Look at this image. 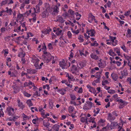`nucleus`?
Listing matches in <instances>:
<instances>
[{
  "label": "nucleus",
  "instance_id": "f704fd0d",
  "mask_svg": "<svg viewBox=\"0 0 131 131\" xmlns=\"http://www.w3.org/2000/svg\"><path fill=\"white\" fill-rule=\"evenodd\" d=\"M75 14L76 15V19L77 20H79L81 18L82 15L81 14H79L78 12H76L75 13Z\"/></svg>",
  "mask_w": 131,
  "mask_h": 131
},
{
  "label": "nucleus",
  "instance_id": "f257e3e1",
  "mask_svg": "<svg viewBox=\"0 0 131 131\" xmlns=\"http://www.w3.org/2000/svg\"><path fill=\"white\" fill-rule=\"evenodd\" d=\"M113 97L114 99H116L117 101L118 102L119 104V108H122L124 107L125 105H127L128 103V102L124 101L123 100L120 99H119L118 98L117 94H116L113 95Z\"/></svg>",
  "mask_w": 131,
  "mask_h": 131
},
{
  "label": "nucleus",
  "instance_id": "79ce46f5",
  "mask_svg": "<svg viewBox=\"0 0 131 131\" xmlns=\"http://www.w3.org/2000/svg\"><path fill=\"white\" fill-rule=\"evenodd\" d=\"M99 44L96 41H95L93 42V43H91L90 45L91 46H94L95 47H97L99 45Z\"/></svg>",
  "mask_w": 131,
  "mask_h": 131
},
{
  "label": "nucleus",
  "instance_id": "473e14b6",
  "mask_svg": "<svg viewBox=\"0 0 131 131\" xmlns=\"http://www.w3.org/2000/svg\"><path fill=\"white\" fill-rule=\"evenodd\" d=\"M74 108L73 106H70L69 107L68 109V111L70 113H72L73 111Z\"/></svg>",
  "mask_w": 131,
  "mask_h": 131
},
{
  "label": "nucleus",
  "instance_id": "f03ea898",
  "mask_svg": "<svg viewBox=\"0 0 131 131\" xmlns=\"http://www.w3.org/2000/svg\"><path fill=\"white\" fill-rule=\"evenodd\" d=\"M93 105V104L91 102L87 101L86 102V103H85L83 107V109L84 110L91 109Z\"/></svg>",
  "mask_w": 131,
  "mask_h": 131
},
{
  "label": "nucleus",
  "instance_id": "774afa93",
  "mask_svg": "<svg viewBox=\"0 0 131 131\" xmlns=\"http://www.w3.org/2000/svg\"><path fill=\"white\" fill-rule=\"evenodd\" d=\"M63 16L64 17H70L69 14H68V13H65L63 14Z\"/></svg>",
  "mask_w": 131,
  "mask_h": 131
},
{
  "label": "nucleus",
  "instance_id": "ddd939ff",
  "mask_svg": "<svg viewBox=\"0 0 131 131\" xmlns=\"http://www.w3.org/2000/svg\"><path fill=\"white\" fill-rule=\"evenodd\" d=\"M121 74L122 76H120L119 78L122 79L123 78L125 77V76L127 75L128 74L127 71L126 70H123L122 71H121Z\"/></svg>",
  "mask_w": 131,
  "mask_h": 131
},
{
  "label": "nucleus",
  "instance_id": "4d7b16f0",
  "mask_svg": "<svg viewBox=\"0 0 131 131\" xmlns=\"http://www.w3.org/2000/svg\"><path fill=\"white\" fill-rule=\"evenodd\" d=\"M47 13V11H44L42 13V16L43 18H45L46 16V14Z\"/></svg>",
  "mask_w": 131,
  "mask_h": 131
},
{
  "label": "nucleus",
  "instance_id": "680f3d73",
  "mask_svg": "<svg viewBox=\"0 0 131 131\" xmlns=\"http://www.w3.org/2000/svg\"><path fill=\"white\" fill-rule=\"evenodd\" d=\"M22 0V3L23 2V1H24L23 3L25 4H28L29 3V0Z\"/></svg>",
  "mask_w": 131,
  "mask_h": 131
},
{
  "label": "nucleus",
  "instance_id": "58836bf2",
  "mask_svg": "<svg viewBox=\"0 0 131 131\" xmlns=\"http://www.w3.org/2000/svg\"><path fill=\"white\" fill-rule=\"evenodd\" d=\"M59 125L55 124L53 125V128L54 130L56 131H58L59 130Z\"/></svg>",
  "mask_w": 131,
  "mask_h": 131
},
{
  "label": "nucleus",
  "instance_id": "3c124183",
  "mask_svg": "<svg viewBox=\"0 0 131 131\" xmlns=\"http://www.w3.org/2000/svg\"><path fill=\"white\" fill-rule=\"evenodd\" d=\"M78 39L80 42H83L84 40L83 39V37L82 36L80 35L78 37Z\"/></svg>",
  "mask_w": 131,
  "mask_h": 131
},
{
  "label": "nucleus",
  "instance_id": "b1692460",
  "mask_svg": "<svg viewBox=\"0 0 131 131\" xmlns=\"http://www.w3.org/2000/svg\"><path fill=\"white\" fill-rule=\"evenodd\" d=\"M90 56L91 58L95 60H98L99 58V57L98 56L93 53H91L90 55Z\"/></svg>",
  "mask_w": 131,
  "mask_h": 131
},
{
  "label": "nucleus",
  "instance_id": "c85d7f7f",
  "mask_svg": "<svg viewBox=\"0 0 131 131\" xmlns=\"http://www.w3.org/2000/svg\"><path fill=\"white\" fill-rule=\"evenodd\" d=\"M95 118L94 117H91L88 119V122L92 123H95Z\"/></svg>",
  "mask_w": 131,
  "mask_h": 131
},
{
  "label": "nucleus",
  "instance_id": "338daca9",
  "mask_svg": "<svg viewBox=\"0 0 131 131\" xmlns=\"http://www.w3.org/2000/svg\"><path fill=\"white\" fill-rule=\"evenodd\" d=\"M13 89V93H14L16 94L18 92V89L15 87Z\"/></svg>",
  "mask_w": 131,
  "mask_h": 131
},
{
  "label": "nucleus",
  "instance_id": "603ef678",
  "mask_svg": "<svg viewBox=\"0 0 131 131\" xmlns=\"http://www.w3.org/2000/svg\"><path fill=\"white\" fill-rule=\"evenodd\" d=\"M38 124H37L35 126V127L34 128V129L32 130L31 131H39V130L38 128Z\"/></svg>",
  "mask_w": 131,
  "mask_h": 131
},
{
  "label": "nucleus",
  "instance_id": "8fccbe9b",
  "mask_svg": "<svg viewBox=\"0 0 131 131\" xmlns=\"http://www.w3.org/2000/svg\"><path fill=\"white\" fill-rule=\"evenodd\" d=\"M121 123H119V125L118 126L117 128L118 129V131H120L121 129L122 130V127L123 126V124H122V126H121Z\"/></svg>",
  "mask_w": 131,
  "mask_h": 131
},
{
  "label": "nucleus",
  "instance_id": "6e6552de",
  "mask_svg": "<svg viewBox=\"0 0 131 131\" xmlns=\"http://www.w3.org/2000/svg\"><path fill=\"white\" fill-rule=\"evenodd\" d=\"M17 102L18 106L19 107L20 109L23 110L25 107V106L23 104L22 102L20 101V100L19 99H18Z\"/></svg>",
  "mask_w": 131,
  "mask_h": 131
},
{
  "label": "nucleus",
  "instance_id": "e2e57ef3",
  "mask_svg": "<svg viewBox=\"0 0 131 131\" xmlns=\"http://www.w3.org/2000/svg\"><path fill=\"white\" fill-rule=\"evenodd\" d=\"M16 24V23L15 21H12L10 24V25L12 26H15Z\"/></svg>",
  "mask_w": 131,
  "mask_h": 131
},
{
  "label": "nucleus",
  "instance_id": "052dcab7",
  "mask_svg": "<svg viewBox=\"0 0 131 131\" xmlns=\"http://www.w3.org/2000/svg\"><path fill=\"white\" fill-rule=\"evenodd\" d=\"M63 35L62 34L61 35V36L59 38V39L61 41L62 40H63L66 43V42L65 41Z\"/></svg>",
  "mask_w": 131,
  "mask_h": 131
},
{
  "label": "nucleus",
  "instance_id": "2f4dec72",
  "mask_svg": "<svg viewBox=\"0 0 131 131\" xmlns=\"http://www.w3.org/2000/svg\"><path fill=\"white\" fill-rule=\"evenodd\" d=\"M114 51L117 54L118 56H120L121 55L120 49L119 47H117V48H114Z\"/></svg>",
  "mask_w": 131,
  "mask_h": 131
},
{
  "label": "nucleus",
  "instance_id": "e433bc0d",
  "mask_svg": "<svg viewBox=\"0 0 131 131\" xmlns=\"http://www.w3.org/2000/svg\"><path fill=\"white\" fill-rule=\"evenodd\" d=\"M77 66L78 68H81L83 67L84 66V63L83 62H79L78 64H77Z\"/></svg>",
  "mask_w": 131,
  "mask_h": 131
},
{
  "label": "nucleus",
  "instance_id": "39448f33",
  "mask_svg": "<svg viewBox=\"0 0 131 131\" xmlns=\"http://www.w3.org/2000/svg\"><path fill=\"white\" fill-rule=\"evenodd\" d=\"M59 65L62 69H64L67 68V64L66 62L64 59H63L60 62Z\"/></svg>",
  "mask_w": 131,
  "mask_h": 131
},
{
  "label": "nucleus",
  "instance_id": "2eb2a0df",
  "mask_svg": "<svg viewBox=\"0 0 131 131\" xmlns=\"http://www.w3.org/2000/svg\"><path fill=\"white\" fill-rule=\"evenodd\" d=\"M53 14L54 15L57 14L59 12V8L57 6V5H56L53 9Z\"/></svg>",
  "mask_w": 131,
  "mask_h": 131
},
{
  "label": "nucleus",
  "instance_id": "7ed1b4c3",
  "mask_svg": "<svg viewBox=\"0 0 131 131\" xmlns=\"http://www.w3.org/2000/svg\"><path fill=\"white\" fill-rule=\"evenodd\" d=\"M86 33L91 37H94L96 31L94 29L92 28H87L86 29Z\"/></svg>",
  "mask_w": 131,
  "mask_h": 131
},
{
  "label": "nucleus",
  "instance_id": "9d476101",
  "mask_svg": "<svg viewBox=\"0 0 131 131\" xmlns=\"http://www.w3.org/2000/svg\"><path fill=\"white\" fill-rule=\"evenodd\" d=\"M56 29L54 30L53 29V32H55L57 36L61 35L62 34L63 35L62 33V30L59 28H56Z\"/></svg>",
  "mask_w": 131,
  "mask_h": 131
},
{
  "label": "nucleus",
  "instance_id": "13d9d810",
  "mask_svg": "<svg viewBox=\"0 0 131 131\" xmlns=\"http://www.w3.org/2000/svg\"><path fill=\"white\" fill-rule=\"evenodd\" d=\"M7 0H5V1H3L1 2V4L0 6H3V5H5L6 4H7Z\"/></svg>",
  "mask_w": 131,
  "mask_h": 131
},
{
  "label": "nucleus",
  "instance_id": "423d86ee",
  "mask_svg": "<svg viewBox=\"0 0 131 131\" xmlns=\"http://www.w3.org/2000/svg\"><path fill=\"white\" fill-rule=\"evenodd\" d=\"M119 125V123H118L116 122L113 121L111 123L110 127L111 129H117Z\"/></svg>",
  "mask_w": 131,
  "mask_h": 131
},
{
  "label": "nucleus",
  "instance_id": "72a5a7b5",
  "mask_svg": "<svg viewBox=\"0 0 131 131\" xmlns=\"http://www.w3.org/2000/svg\"><path fill=\"white\" fill-rule=\"evenodd\" d=\"M22 93L25 96L28 97H30L31 95V94H29L26 91H22Z\"/></svg>",
  "mask_w": 131,
  "mask_h": 131
},
{
  "label": "nucleus",
  "instance_id": "cd10ccee",
  "mask_svg": "<svg viewBox=\"0 0 131 131\" xmlns=\"http://www.w3.org/2000/svg\"><path fill=\"white\" fill-rule=\"evenodd\" d=\"M74 11H73L71 9H70L68 11V14H69L70 17H74V14H75Z\"/></svg>",
  "mask_w": 131,
  "mask_h": 131
},
{
  "label": "nucleus",
  "instance_id": "a878e982",
  "mask_svg": "<svg viewBox=\"0 0 131 131\" xmlns=\"http://www.w3.org/2000/svg\"><path fill=\"white\" fill-rule=\"evenodd\" d=\"M6 13L9 15H11L13 13L12 10L11 8H9L8 7L6 8Z\"/></svg>",
  "mask_w": 131,
  "mask_h": 131
},
{
  "label": "nucleus",
  "instance_id": "37998d69",
  "mask_svg": "<svg viewBox=\"0 0 131 131\" xmlns=\"http://www.w3.org/2000/svg\"><path fill=\"white\" fill-rule=\"evenodd\" d=\"M3 52L4 53V56L6 57L7 56V54L8 53V50L7 49H5L3 50Z\"/></svg>",
  "mask_w": 131,
  "mask_h": 131
},
{
  "label": "nucleus",
  "instance_id": "bf43d9fd",
  "mask_svg": "<svg viewBox=\"0 0 131 131\" xmlns=\"http://www.w3.org/2000/svg\"><path fill=\"white\" fill-rule=\"evenodd\" d=\"M69 59L72 64H73L75 62L77 63V62H76V61L74 59L72 60V59L71 58H70V57H69Z\"/></svg>",
  "mask_w": 131,
  "mask_h": 131
},
{
  "label": "nucleus",
  "instance_id": "393cba45",
  "mask_svg": "<svg viewBox=\"0 0 131 131\" xmlns=\"http://www.w3.org/2000/svg\"><path fill=\"white\" fill-rule=\"evenodd\" d=\"M31 16L33 17L32 18V22L35 23L37 20V18L36 17V14L35 13H32L31 15Z\"/></svg>",
  "mask_w": 131,
  "mask_h": 131
},
{
  "label": "nucleus",
  "instance_id": "0e129e2a",
  "mask_svg": "<svg viewBox=\"0 0 131 131\" xmlns=\"http://www.w3.org/2000/svg\"><path fill=\"white\" fill-rule=\"evenodd\" d=\"M43 51H46L47 50V48L46 46L45 45V43H44V45L42 46V48Z\"/></svg>",
  "mask_w": 131,
  "mask_h": 131
},
{
  "label": "nucleus",
  "instance_id": "f8f14e48",
  "mask_svg": "<svg viewBox=\"0 0 131 131\" xmlns=\"http://www.w3.org/2000/svg\"><path fill=\"white\" fill-rule=\"evenodd\" d=\"M57 57H54L51 56L50 55V57L49 59H47V63L49 62L50 61L52 60V64L55 63V61L57 60Z\"/></svg>",
  "mask_w": 131,
  "mask_h": 131
},
{
  "label": "nucleus",
  "instance_id": "ea45409f",
  "mask_svg": "<svg viewBox=\"0 0 131 131\" xmlns=\"http://www.w3.org/2000/svg\"><path fill=\"white\" fill-rule=\"evenodd\" d=\"M111 76L112 79L115 81H116L118 79V76L116 74H111Z\"/></svg>",
  "mask_w": 131,
  "mask_h": 131
},
{
  "label": "nucleus",
  "instance_id": "c9c22d12",
  "mask_svg": "<svg viewBox=\"0 0 131 131\" xmlns=\"http://www.w3.org/2000/svg\"><path fill=\"white\" fill-rule=\"evenodd\" d=\"M108 53L110 55L112 56L116 55V54L113 51V50L112 49H110L108 52Z\"/></svg>",
  "mask_w": 131,
  "mask_h": 131
},
{
  "label": "nucleus",
  "instance_id": "49530a36",
  "mask_svg": "<svg viewBox=\"0 0 131 131\" xmlns=\"http://www.w3.org/2000/svg\"><path fill=\"white\" fill-rule=\"evenodd\" d=\"M23 16V15L22 14L19 13L17 16V19L18 20H21Z\"/></svg>",
  "mask_w": 131,
  "mask_h": 131
},
{
  "label": "nucleus",
  "instance_id": "4be33fe9",
  "mask_svg": "<svg viewBox=\"0 0 131 131\" xmlns=\"http://www.w3.org/2000/svg\"><path fill=\"white\" fill-rule=\"evenodd\" d=\"M50 124L47 121L44 120L43 121V126L47 128H49Z\"/></svg>",
  "mask_w": 131,
  "mask_h": 131
},
{
  "label": "nucleus",
  "instance_id": "a18cd8bd",
  "mask_svg": "<svg viewBox=\"0 0 131 131\" xmlns=\"http://www.w3.org/2000/svg\"><path fill=\"white\" fill-rule=\"evenodd\" d=\"M121 48L123 50V51L125 52H128V50L126 48V47L124 45H123V46H121Z\"/></svg>",
  "mask_w": 131,
  "mask_h": 131
},
{
  "label": "nucleus",
  "instance_id": "6ab92c4d",
  "mask_svg": "<svg viewBox=\"0 0 131 131\" xmlns=\"http://www.w3.org/2000/svg\"><path fill=\"white\" fill-rule=\"evenodd\" d=\"M66 90L62 88L57 90V92L62 95H64L66 93Z\"/></svg>",
  "mask_w": 131,
  "mask_h": 131
},
{
  "label": "nucleus",
  "instance_id": "0eeeda50",
  "mask_svg": "<svg viewBox=\"0 0 131 131\" xmlns=\"http://www.w3.org/2000/svg\"><path fill=\"white\" fill-rule=\"evenodd\" d=\"M8 114L9 116H12L14 114V109L10 107H9L6 109Z\"/></svg>",
  "mask_w": 131,
  "mask_h": 131
},
{
  "label": "nucleus",
  "instance_id": "69168bd1",
  "mask_svg": "<svg viewBox=\"0 0 131 131\" xmlns=\"http://www.w3.org/2000/svg\"><path fill=\"white\" fill-rule=\"evenodd\" d=\"M105 120L104 119H101L98 121L99 123L101 124V123H104L105 122Z\"/></svg>",
  "mask_w": 131,
  "mask_h": 131
},
{
  "label": "nucleus",
  "instance_id": "20e7f679",
  "mask_svg": "<svg viewBox=\"0 0 131 131\" xmlns=\"http://www.w3.org/2000/svg\"><path fill=\"white\" fill-rule=\"evenodd\" d=\"M109 37L110 39L111 42L112 43V45L113 46H116L117 44L118 41L116 40V37H113L111 36H109Z\"/></svg>",
  "mask_w": 131,
  "mask_h": 131
},
{
  "label": "nucleus",
  "instance_id": "9b49d317",
  "mask_svg": "<svg viewBox=\"0 0 131 131\" xmlns=\"http://www.w3.org/2000/svg\"><path fill=\"white\" fill-rule=\"evenodd\" d=\"M77 69L76 66L72 64V66L70 67V71L73 74H75L77 71Z\"/></svg>",
  "mask_w": 131,
  "mask_h": 131
},
{
  "label": "nucleus",
  "instance_id": "de8ad7c7",
  "mask_svg": "<svg viewBox=\"0 0 131 131\" xmlns=\"http://www.w3.org/2000/svg\"><path fill=\"white\" fill-rule=\"evenodd\" d=\"M124 56L125 57V58L128 60L130 61L131 60V56H128L127 55L125 54V53L124 54Z\"/></svg>",
  "mask_w": 131,
  "mask_h": 131
},
{
  "label": "nucleus",
  "instance_id": "4c0bfd02",
  "mask_svg": "<svg viewBox=\"0 0 131 131\" xmlns=\"http://www.w3.org/2000/svg\"><path fill=\"white\" fill-rule=\"evenodd\" d=\"M26 103L27 104L29 107L33 106V104L32 103V101L30 99H29L26 101Z\"/></svg>",
  "mask_w": 131,
  "mask_h": 131
},
{
  "label": "nucleus",
  "instance_id": "c756f323",
  "mask_svg": "<svg viewBox=\"0 0 131 131\" xmlns=\"http://www.w3.org/2000/svg\"><path fill=\"white\" fill-rule=\"evenodd\" d=\"M131 30L129 29H128L127 30V34L126 36L129 39H131Z\"/></svg>",
  "mask_w": 131,
  "mask_h": 131
},
{
  "label": "nucleus",
  "instance_id": "7c9ffc66",
  "mask_svg": "<svg viewBox=\"0 0 131 131\" xmlns=\"http://www.w3.org/2000/svg\"><path fill=\"white\" fill-rule=\"evenodd\" d=\"M49 108L50 109H53L54 106L53 102L51 100L49 101Z\"/></svg>",
  "mask_w": 131,
  "mask_h": 131
},
{
  "label": "nucleus",
  "instance_id": "c03bdc74",
  "mask_svg": "<svg viewBox=\"0 0 131 131\" xmlns=\"http://www.w3.org/2000/svg\"><path fill=\"white\" fill-rule=\"evenodd\" d=\"M26 23L25 22H24L23 23H21V26L22 27L24 28V30L26 31L27 29L26 26Z\"/></svg>",
  "mask_w": 131,
  "mask_h": 131
},
{
  "label": "nucleus",
  "instance_id": "5701e85b",
  "mask_svg": "<svg viewBox=\"0 0 131 131\" xmlns=\"http://www.w3.org/2000/svg\"><path fill=\"white\" fill-rule=\"evenodd\" d=\"M51 30V29L50 28H47L42 31V32L43 34L45 35H46L49 33Z\"/></svg>",
  "mask_w": 131,
  "mask_h": 131
},
{
  "label": "nucleus",
  "instance_id": "f3484780",
  "mask_svg": "<svg viewBox=\"0 0 131 131\" xmlns=\"http://www.w3.org/2000/svg\"><path fill=\"white\" fill-rule=\"evenodd\" d=\"M56 21H58L61 23H64V20L63 18L60 16L59 15L57 16L56 18Z\"/></svg>",
  "mask_w": 131,
  "mask_h": 131
},
{
  "label": "nucleus",
  "instance_id": "5fc2aeb1",
  "mask_svg": "<svg viewBox=\"0 0 131 131\" xmlns=\"http://www.w3.org/2000/svg\"><path fill=\"white\" fill-rule=\"evenodd\" d=\"M67 35L69 38L70 39L72 37V34L71 32L70 31H68L67 32Z\"/></svg>",
  "mask_w": 131,
  "mask_h": 131
},
{
  "label": "nucleus",
  "instance_id": "864d4df0",
  "mask_svg": "<svg viewBox=\"0 0 131 131\" xmlns=\"http://www.w3.org/2000/svg\"><path fill=\"white\" fill-rule=\"evenodd\" d=\"M33 95L34 96H39L40 95L39 92H38V91H36L34 94Z\"/></svg>",
  "mask_w": 131,
  "mask_h": 131
},
{
  "label": "nucleus",
  "instance_id": "dca6fc26",
  "mask_svg": "<svg viewBox=\"0 0 131 131\" xmlns=\"http://www.w3.org/2000/svg\"><path fill=\"white\" fill-rule=\"evenodd\" d=\"M108 119L110 122H111L114 120L115 119V117L111 113H109L107 116Z\"/></svg>",
  "mask_w": 131,
  "mask_h": 131
},
{
  "label": "nucleus",
  "instance_id": "aec40b11",
  "mask_svg": "<svg viewBox=\"0 0 131 131\" xmlns=\"http://www.w3.org/2000/svg\"><path fill=\"white\" fill-rule=\"evenodd\" d=\"M33 9L34 12L33 13H35V14L39 13L40 12V7L38 5H37L36 8L33 7Z\"/></svg>",
  "mask_w": 131,
  "mask_h": 131
},
{
  "label": "nucleus",
  "instance_id": "4468645a",
  "mask_svg": "<svg viewBox=\"0 0 131 131\" xmlns=\"http://www.w3.org/2000/svg\"><path fill=\"white\" fill-rule=\"evenodd\" d=\"M88 118L87 116L82 117L80 119V121L82 123H84L85 124H88Z\"/></svg>",
  "mask_w": 131,
  "mask_h": 131
},
{
  "label": "nucleus",
  "instance_id": "09e8293b",
  "mask_svg": "<svg viewBox=\"0 0 131 131\" xmlns=\"http://www.w3.org/2000/svg\"><path fill=\"white\" fill-rule=\"evenodd\" d=\"M107 92L111 94H113L116 92L115 90L112 89H110L108 90Z\"/></svg>",
  "mask_w": 131,
  "mask_h": 131
},
{
  "label": "nucleus",
  "instance_id": "6e6d98bb",
  "mask_svg": "<svg viewBox=\"0 0 131 131\" xmlns=\"http://www.w3.org/2000/svg\"><path fill=\"white\" fill-rule=\"evenodd\" d=\"M19 117V116L17 115H14L13 117V121H15Z\"/></svg>",
  "mask_w": 131,
  "mask_h": 131
},
{
  "label": "nucleus",
  "instance_id": "1a4fd4ad",
  "mask_svg": "<svg viewBox=\"0 0 131 131\" xmlns=\"http://www.w3.org/2000/svg\"><path fill=\"white\" fill-rule=\"evenodd\" d=\"M105 61L101 59L99 60V62L98 63V66L101 68H104L105 66Z\"/></svg>",
  "mask_w": 131,
  "mask_h": 131
},
{
  "label": "nucleus",
  "instance_id": "412c9836",
  "mask_svg": "<svg viewBox=\"0 0 131 131\" xmlns=\"http://www.w3.org/2000/svg\"><path fill=\"white\" fill-rule=\"evenodd\" d=\"M25 54L23 51L21 49L20 51L19 52L18 54V56L21 58H24L25 57Z\"/></svg>",
  "mask_w": 131,
  "mask_h": 131
},
{
  "label": "nucleus",
  "instance_id": "a211bd4d",
  "mask_svg": "<svg viewBox=\"0 0 131 131\" xmlns=\"http://www.w3.org/2000/svg\"><path fill=\"white\" fill-rule=\"evenodd\" d=\"M95 18V17L93 16L91 13H90L88 17V21L91 23L92 22V21L94 20Z\"/></svg>",
  "mask_w": 131,
  "mask_h": 131
},
{
  "label": "nucleus",
  "instance_id": "bb28decb",
  "mask_svg": "<svg viewBox=\"0 0 131 131\" xmlns=\"http://www.w3.org/2000/svg\"><path fill=\"white\" fill-rule=\"evenodd\" d=\"M39 61H36L35 62H33L34 64V66L37 69H40L42 68L41 67H39L38 64Z\"/></svg>",
  "mask_w": 131,
  "mask_h": 131
},
{
  "label": "nucleus",
  "instance_id": "a19ab883",
  "mask_svg": "<svg viewBox=\"0 0 131 131\" xmlns=\"http://www.w3.org/2000/svg\"><path fill=\"white\" fill-rule=\"evenodd\" d=\"M39 61V60L35 55H33L32 57V62H35V61Z\"/></svg>",
  "mask_w": 131,
  "mask_h": 131
}]
</instances>
